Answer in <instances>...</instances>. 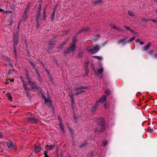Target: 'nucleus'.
<instances>
[{"mask_svg":"<svg viewBox=\"0 0 157 157\" xmlns=\"http://www.w3.org/2000/svg\"><path fill=\"white\" fill-rule=\"evenodd\" d=\"M98 71L100 74H102L103 71V69L102 68H101L98 69Z\"/></svg>","mask_w":157,"mask_h":157,"instance_id":"26","label":"nucleus"},{"mask_svg":"<svg viewBox=\"0 0 157 157\" xmlns=\"http://www.w3.org/2000/svg\"><path fill=\"white\" fill-rule=\"evenodd\" d=\"M150 21H151L152 22L154 23H157V20H155V19H150Z\"/></svg>","mask_w":157,"mask_h":157,"instance_id":"35","label":"nucleus"},{"mask_svg":"<svg viewBox=\"0 0 157 157\" xmlns=\"http://www.w3.org/2000/svg\"><path fill=\"white\" fill-rule=\"evenodd\" d=\"M124 27L127 29V30H130V29L131 28L129 27H128V26H124Z\"/></svg>","mask_w":157,"mask_h":157,"instance_id":"45","label":"nucleus"},{"mask_svg":"<svg viewBox=\"0 0 157 157\" xmlns=\"http://www.w3.org/2000/svg\"><path fill=\"white\" fill-rule=\"evenodd\" d=\"M150 43L149 42L147 43V44L143 48V51H147L149 48L150 46Z\"/></svg>","mask_w":157,"mask_h":157,"instance_id":"11","label":"nucleus"},{"mask_svg":"<svg viewBox=\"0 0 157 157\" xmlns=\"http://www.w3.org/2000/svg\"><path fill=\"white\" fill-rule=\"evenodd\" d=\"M89 30V29L88 28L83 29V31H86Z\"/></svg>","mask_w":157,"mask_h":157,"instance_id":"46","label":"nucleus"},{"mask_svg":"<svg viewBox=\"0 0 157 157\" xmlns=\"http://www.w3.org/2000/svg\"><path fill=\"white\" fill-rule=\"evenodd\" d=\"M68 40V39H67L66 41V42H63L61 44V46H62L61 47V48L60 47H59V48H59V49H60L61 50H62V46H63V45H64L65 44H66V42Z\"/></svg>","mask_w":157,"mask_h":157,"instance_id":"31","label":"nucleus"},{"mask_svg":"<svg viewBox=\"0 0 157 157\" xmlns=\"http://www.w3.org/2000/svg\"><path fill=\"white\" fill-rule=\"evenodd\" d=\"M129 31H130L131 33H133V32H134V31H133V30L132 29H130V30H129Z\"/></svg>","mask_w":157,"mask_h":157,"instance_id":"56","label":"nucleus"},{"mask_svg":"<svg viewBox=\"0 0 157 157\" xmlns=\"http://www.w3.org/2000/svg\"><path fill=\"white\" fill-rule=\"evenodd\" d=\"M85 88L81 86L80 88H77L73 90L74 92H75L76 93L74 95H75L80 94L82 92H84V91L81 90L84 89Z\"/></svg>","mask_w":157,"mask_h":157,"instance_id":"4","label":"nucleus"},{"mask_svg":"<svg viewBox=\"0 0 157 157\" xmlns=\"http://www.w3.org/2000/svg\"><path fill=\"white\" fill-rule=\"evenodd\" d=\"M128 38V37L127 36H126L122 39H121L117 41V43L119 44L123 43L125 44L126 43L125 42V41Z\"/></svg>","mask_w":157,"mask_h":157,"instance_id":"9","label":"nucleus"},{"mask_svg":"<svg viewBox=\"0 0 157 157\" xmlns=\"http://www.w3.org/2000/svg\"><path fill=\"white\" fill-rule=\"evenodd\" d=\"M9 100L10 101H12V98L11 96H9L8 97Z\"/></svg>","mask_w":157,"mask_h":157,"instance_id":"43","label":"nucleus"},{"mask_svg":"<svg viewBox=\"0 0 157 157\" xmlns=\"http://www.w3.org/2000/svg\"><path fill=\"white\" fill-rule=\"evenodd\" d=\"M27 84L26 83H24L23 84V86L24 88L25 89V90H28L29 91H31V90L30 89H28L26 86Z\"/></svg>","mask_w":157,"mask_h":157,"instance_id":"22","label":"nucleus"},{"mask_svg":"<svg viewBox=\"0 0 157 157\" xmlns=\"http://www.w3.org/2000/svg\"><path fill=\"white\" fill-rule=\"evenodd\" d=\"M105 123L104 120L103 118H101L99 119V124L101 126V128L99 130V132H103L105 129L104 125Z\"/></svg>","mask_w":157,"mask_h":157,"instance_id":"3","label":"nucleus"},{"mask_svg":"<svg viewBox=\"0 0 157 157\" xmlns=\"http://www.w3.org/2000/svg\"><path fill=\"white\" fill-rule=\"evenodd\" d=\"M135 39V37H132L130 40L127 41V43H130L131 42Z\"/></svg>","mask_w":157,"mask_h":157,"instance_id":"23","label":"nucleus"},{"mask_svg":"<svg viewBox=\"0 0 157 157\" xmlns=\"http://www.w3.org/2000/svg\"><path fill=\"white\" fill-rule=\"evenodd\" d=\"M140 41V40L139 39H137L136 40V42H139Z\"/></svg>","mask_w":157,"mask_h":157,"instance_id":"52","label":"nucleus"},{"mask_svg":"<svg viewBox=\"0 0 157 157\" xmlns=\"http://www.w3.org/2000/svg\"><path fill=\"white\" fill-rule=\"evenodd\" d=\"M144 42H143V41H140V45H143L144 44Z\"/></svg>","mask_w":157,"mask_h":157,"instance_id":"53","label":"nucleus"},{"mask_svg":"<svg viewBox=\"0 0 157 157\" xmlns=\"http://www.w3.org/2000/svg\"><path fill=\"white\" fill-rule=\"evenodd\" d=\"M103 2L102 0H95L92 3L96 5H98L102 3Z\"/></svg>","mask_w":157,"mask_h":157,"instance_id":"13","label":"nucleus"},{"mask_svg":"<svg viewBox=\"0 0 157 157\" xmlns=\"http://www.w3.org/2000/svg\"><path fill=\"white\" fill-rule=\"evenodd\" d=\"M105 93L106 95H109L110 94V92L109 90L106 89L105 91Z\"/></svg>","mask_w":157,"mask_h":157,"instance_id":"27","label":"nucleus"},{"mask_svg":"<svg viewBox=\"0 0 157 157\" xmlns=\"http://www.w3.org/2000/svg\"><path fill=\"white\" fill-rule=\"evenodd\" d=\"M97 108V106L96 105H95L93 107V108L91 109L92 111L93 112H94L96 110Z\"/></svg>","mask_w":157,"mask_h":157,"instance_id":"30","label":"nucleus"},{"mask_svg":"<svg viewBox=\"0 0 157 157\" xmlns=\"http://www.w3.org/2000/svg\"><path fill=\"white\" fill-rule=\"evenodd\" d=\"M28 90H25V93L27 94V96H29V92Z\"/></svg>","mask_w":157,"mask_h":157,"instance_id":"39","label":"nucleus"},{"mask_svg":"<svg viewBox=\"0 0 157 157\" xmlns=\"http://www.w3.org/2000/svg\"><path fill=\"white\" fill-rule=\"evenodd\" d=\"M21 21H20L18 23V26L17 29H20V24L21 23Z\"/></svg>","mask_w":157,"mask_h":157,"instance_id":"37","label":"nucleus"},{"mask_svg":"<svg viewBox=\"0 0 157 157\" xmlns=\"http://www.w3.org/2000/svg\"><path fill=\"white\" fill-rule=\"evenodd\" d=\"M28 83L32 87L31 89V91L32 90L33 91H36L37 90H40V88L38 86V85L34 82H31V79H28Z\"/></svg>","mask_w":157,"mask_h":157,"instance_id":"1","label":"nucleus"},{"mask_svg":"<svg viewBox=\"0 0 157 157\" xmlns=\"http://www.w3.org/2000/svg\"><path fill=\"white\" fill-rule=\"evenodd\" d=\"M0 12H1L3 14H6L7 13V12H6L5 11L1 9H0Z\"/></svg>","mask_w":157,"mask_h":157,"instance_id":"34","label":"nucleus"},{"mask_svg":"<svg viewBox=\"0 0 157 157\" xmlns=\"http://www.w3.org/2000/svg\"><path fill=\"white\" fill-rule=\"evenodd\" d=\"M2 133L0 132V138H1L2 137Z\"/></svg>","mask_w":157,"mask_h":157,"instance_id":"57","label":"nucleus"},{"mask_svg":"<svg viewBox=\"0 0 157 157\" xmlns=\"http://www.w3.org/2000/svg\"><path fill=\"white\" fill-rule=\"evenodd\" d=\"M10 81L11 82H13L14 81V79L10 80Z\"/></svg>","mask_w":157,"mask_h":157,"instance_id":"61","label":"nucleus"},{"mask_svg":"<svg viewBox=\"0 0 157 157\" xmlns=\"http://www.w3.org/2000/svg\"><path fill=\"white\" fill-rule=\"evenodd\" d=\"M69 48L71 52L73 53L75 50L76 46L75 44H73L70 46Z\"/></svg>","mask_w":157,"mask_h":157,"instance_id":"8","label":"nucleus"},{"mask_svg":"<svg viewBox=\"0 0 157 157\" xmlns=\"http://www.w3.org/2000/svg\"><path fill=\"white\" fill-rule=\"evenodd\" d=\"M85 71L86 73L87 74L89 72V71L87 67H86L85 68Z\"/></svg>","mask_w":157,"mask_h":157,"instance_id":"40","label":"nucleus"},{"mask_svg":"<svg viewBox=\"0 0 157 157\" xmlns=\"http://www.w3.org/2000/svg\"><path fill=\"white\" fill-rule=\"evenodd\" d=\"M59 124H60V121H61V119L60 118H59Z\"/></svg>","mask_w":157,"mask_h":157,"instance_id":"59","label":"nucleus"},{"mask_svg":"<svg viewBox=\"0 0 157 157\" xmlns=\"http://www.w3.org/2000/svg\"><path fill=\"white\" fill-rule=\"evenodd\" d=\"M141 20L144 22H147L150 21V19H145L144 18H142Z\"/></svg>","mask_w":157,"mask_h":157,"instance_id":"28","label":"nucleus"},{"mask_svg":"<svg viewBox=\"0 0 157 157\" xmlns=\"http://www.w3.org/2000/svg\"><path fill=\"white\" fill-rule=\"evenodd\" d=\"M155 12L157 13V9L155 10Z\"/></svg>","mask_w":157,"mask_h":157,"instance_id":"64","label":"nucleus"},{"mask_svg":"<svg viewBox=\"0 0 157 157\" xmlns=\"http://www.w3.org/2000/svg\"><path fill=\"white\" fill-rule=\"evenodd\" d=\"M60 124V128H61V129L63 132H64V126H63V124H62V122L60 121V124Z\"/></svg>","mask_w":157,"mask_h":157,"instance_id":"25","label":"nucleus"},{"mask_svg":"<svg viewBox=\"0 0 157 157\" xmlns=\"http://www.w3.org/2000/svg\"><path fill=\"white\" fill-rule=\"evenodd\" d=\"M13 21H10V25H11L13 24Z\"/></svg>","mask_w":157,"mask_h":157,"instance_id":"60","label":"nucleus"},{"mask_svg":"<svg viewBox=\"0 0 157 157\" xmlns=\"http://www.w3.org/2000/svg\"><path fill=\"white\" fill-rule=\"evenodd\" d=\"M69 96H70V98L71 99V104L72 105H73L74 104V98H73V96L75 95L72 94H70Z\"/></svg>","mask_w":157,"mask_h":157,"instance_id":"18","label":"nucleus"},{"mask_svg":"<svg viewBox=\"0 0 157 157\" xmlns=\"http://www.w3.org/2000/svg\"><path fill=\"white\" fill-rule=\"evenodd\" d=\"M28 121L32 123L36 124L37 123V120L34 118H29Z\"/></svg>","mask_w":157,"mask_h":157,"instance_id":"10","label":"nucleus"},{"mask_svg":"<svg viewBox=\"0 0 157 157\" xmlns=\"http://www.w3.org/2000/svg\"><path fill=\"white\" fill-rule=\"evenodd\" d=\"M99 49V47L97 45L94 47L88 48L87 50L91 54H94L97 53Z\"/></svg>","mask_w":157,"mask_h":157,"instance_id":"2","label":"nucleus"},{"mask_svg":"<svg viewBox=\"0 0 157 157\" xmlns=\"http://www.w3.org/2000/svg\"><path fill=\"white\" fill-rule=\"evenodd\" d=\"M93 57L94 58H96L97 59L99 60H102V57L100 56H93Z\"/></svg>","mask_w":157,"mask_h":157,"instance_id":"29","label":"nucleus"},{"mask_svg":"<svg viewBox=\"0 0 157 157\" xmlns=\"http://www.w3.org/2000/svg\"><path fill=\"white\" fill-rule=\"evenodd\" d=\"M41 150V149L39 147L35 146L34 151L32 152L30 156H33L34 155L36 154L37 152H40Z\"/></svg>","mask_w":157,"mask_h":157,"instance_id":"5","label":"nucleus"},{"mask_svg":"<svg viewBox=\"0 0 157 157\" xmlns=\"http://www.w3.org/2000/svg\"><path fill=\"white\" fill-rule=\"evenodd\" d=\"M47 154H45L44 152V154L45 155V157H48V156L47 155Z\"/></svg>","mask_w":157,"mask_h":157,"instance_id":"55","label":"nucleus"},{"mask_svg":"<svg viewBox=\"0 0 157 157\" xmlns=\"http://www.w3.org/2000/svg\"><path fill=\"white\" fill-rule=\"evenodd\" d=\"M39 27V24L38 22L37 21V24L36 25V27L37 29H38Z\"/></svg>","mask_w":157,"mask_h":157,"instance_id":"49","label":"nucleus"},{"mask_svg":"<svg viewBox=\"0 0 157 157\" xmlns=\"http://www.w3.org/2000/svg\"><path fill=\"white\" fill-rule=\"evenodd\" d=\"M13 71L12 70H9L8 72V74L10 75L11 73H12Z\"/></svg>","mask_w":157,"mask_h":157,"instance_id":"44","label":"nucleus"},{"mask_svg":"<svg viewBox=\"0 0 157 157\" xmlns=\"http://www.w3.org/2000/svg\"><path fill=\"white\" fill-rule=\"evenodd\" d=\"M110 25L111 28L115 29H116L119 31H121V28L116 26V25L114 24H111Z\"/></svg>","mask_w":157,"mask_h":157,"instance_id":"17","label":"nucleus"},{"mask_svg":"<svg viewBox=\"0 0 157 157\" xmlns=\"http://www.w3.org/2000/svg\"><path fill=\"white\" fill-rule=\"evenodd\" d=\"M73 117H74V119L75 120V121L76 122V115L74 114L73 115Z\"/></svg>","mask_w":157,"mask_h":157,"instance_id":"51","label":"nucleus"},{"mask_svg":"<svg viewBox=\"0 0 157 157\" xmlns=\"http://www.w3.org/2000/svg\"><path fill=\"white\" fill-rule=\"evenodd\" d=\"M26 75L27 79V80L28 81V79H30V78H29V75L28 74H27Z\"/></svg>","mask_w":157,"mask_h":157,"instance_id":"50","label":"nucleus"},{"mask_svg":"<svg viewBox=\"0 0 157 157\" xmlns=\"http://www.w3.org/2000/svg\"><path fill=\"white\" fill-rule=\"evenodd\" d=\"M42 97L43 99H44L45 102H49L50 104L51 103V101L49 100V99H48V98H46V97L44 95H42Z\"/></svg>","mask_w":157,"mask_h":157,"instance_id":"16","label":"nucleus"},{"mask_svg":"<svg viewBox=\"0 0 157 157\" xmlns=\"http://www.w3.org/2000/svg\"><path fill=\"white\" fill-rule=\"evenodd\" d=\"M73 39L74 42H75L76 41V39L75 37H73Z\"/></svg>","mask_w":157,"mask_h":157,"instance_id":"54","label":"nucleus"},{"mask_svg":"<svg viewBox=\"0 0 157 157\" xmlns=\"http://www.w3.org/2000/svg\"><path fill=\"white\" fill-rule=\"evenodd\" d=\"M55 12H53V13H52V15L51 16V19L52 21H53L54 18H55Z\"/></svg>","mask_w":157,"mask_h":157,"instance_id":"24","label":"nucleus"},{"mask_svg":"<svg viewBox=\"0 0 157 157\" xmlns=\"http://www.w3.org/2000/svg\"><path fill=\"white\" fill-rule=\"evenodd\" d=\"M107 141L106 140L104 141L103 143V146H105L107 144Z\"/></svg>","mask_w":157,"mask_h":157,"instance_id":"32","label":"nucleus"},{"mask_svg":"<svg viewBox=\"0 0 157 157\" xmlns=\"http://www.w3.org/2000/svg\"><path fill=\"white\" fill-rule=\"evenodd\" d=\"M56 44V40L54 39L48 41V44L50 45H54Z\"/></svg>","mask_w":157,"mask_h":157,"instance_id":"12","label":"nucleus"},{"mask_svg":"<svg viewBox=\"0 0 157 157\" xmlns=\"http://www.w3.org/2000/svg\"><path fill=\"white\" fill-rule=\"evenodd\" d=\"M70 52H71L69 48H67V49L64 51L63 53L65 55H66L69 53Z\"/></svg>","mask_w":157,"mask_h":157,"instance_id":"19","label":"nucleus"},{"mask_svg":"<svg viewBox=\"0 0 157 157\" xmlns=\"http://www.w3.org/2000/svg\"><path fill=\"white\" fill-rule=\"evenodd\" d=\"M30 63L34 67H35V65L34 64H33V63H32L31 61H30Z\"/></svg>","mask_w":157,"mask_h":157,"instance_id":"47","label":"nucleus"},{"mask_svg":"<svg viewBox=\"0 0 157 157\" xmlns=\"http://www.w3.org/2000/svg\"><path fill=\"white\" fill-rule=\"evenodd\" d=\"M79 57L80 58L81 57V55H79Z\"/></svg>","mask_w":157,"mask_h":157,"instance_id":"63","label":"nucleus"},{"mask_svg":"<svg viewBox=\"0 0 157 157\" xmlns=\"http://www.w3.org/2000/svg\"><path fill=\"white\" fill-rule=\"evenodd\" d=\"M57 7H58L57 5V4H56L55 6V7L54 8V10L53 12H55L56 10Z\"/></svg>","mask_w":157,"mask_h":157,"instance_id":"36","label":"nucleus"},{"mask_svg":"<svg viewBox=\"0 0 157 157\" xmlns=\"http://www.w3.org/2000/svg\"><path fill=\"white\" fill-rule=\"evenodd\" d=\"M19 30L20 29H17V35H16V36H19Z\"/></svg>","mask_w":157,"mask_h":157,"instance_id":"41","label":"nucleus"},{"mask_svg":"<svg viewBox=\"0 0 157 157\" xmlns=\"http://www.w3.org/2000/svg\"><path fill=\"white\" fill-rule=\"evenodd\" d=\"M106 96L105 95H103L100 98V99L99 100V101L101 102L102 103L106 100Z\"/></svg>","mask_w":157,"mask_h":157,"instance_id":"14","label":"nucleus"},{"mask_svg":"<svg viewBox=\"0 0 157 157\" xmlns=\"http://www.w3.org/2000/svg\"><path fill=\"white\" fill-rule=\"evenodd\" d=\"M27 13H24L23 16L22 20L24 21H25L27 19Z\"/></svg>","mask_w":157,"mask_h":157,"instance_id":"20","label":"nucleus"},{"mask_svg":"<svg viewBox=\"0 0 157 157\" xmlns=\"http://www.w3.org/2000/svg\"><path fill=\"white\" fill-rule=\"evenodd\" d=\"M54 146V145H47L45 147V150L44 151L45 154H47L48 151L52 150L53 149V147Z\"/></svg>","mask_w":157,"mask_h":157,"instance_id":"6","label":"nucleus"},{"mask_svg":"<svg viewBox=\"0 0 157 157\" xmlns=\"http://www.w3.org/2000/svg\"><path fill=\"white\" fill-rule=\"evenodd\" d=\"M54 61L55 62L56 64L58 66H59V64L57 62V61L56 59H54Z\"/></svg>","mask_w":157,"mask_h":157,"instance_id":"42","label":"nucleus"},{"mask_svg":"<svg viewBox=\"0 0 157 157\" xmlns=\"http://www.w3.org/2000/svg\"><path fill=\"white\" fill-rule=\"evenodd\" d=\"M97 36H98V37H99L100 36V35L99 34H98L97 35Z\"/></svg>","mask_w":157,"mask_h":157,"instance_id":"62","label":"nucleus"},{"mask_svg":"<svg viewBox=\"0 0 157 157\" xmlns=\"http://www.w3.org/2000/svg\"><path fill=\"white\" fill-rule=\"evenodd\" d=\"M86 144L85 143H84V144H81V146H80V147H84L85 145H86Z\"/></svg>","mask_w":157,"mask_h":157,"instance_id":"48","label":"nucleus"},{"mask_svg":"<svg viewBox=\"0 0 157 157\" xmlns=\"http://www.w3.org/2000/svg\"><path fill=\"white\" fill-rule=\"evenodd\" d=\"M19 39V36H16L15 35H14L13 40L14 46H16L18 44Z\"/></svg>","mask_w":157,"mask_h":157,"instance_id":"7","label":"nucleus"},{"mask_svg":"<svg viewBox=\"0 0 157 157\" xmlns=\"http://www.w3.org/2000/svg\"><path fill=\"white\" fill-rule=\"evenodd\" d=\"M46 16V11L45 9H44V13H43V16L44 17V19L45 17Z\"/></svg>","mask_w":157,"mask_h":157,"instance_id":"38","label":"nucleus"},{"mask_svg":"<svg viewBox=\"0 0 157 157\" xmlns=\"http://www.w3.org/2000/svg\"><path fill=\"white\" fill-rule=\"evenodd\" d=\"M29 6H27L25 11V13H27V11L29 10Z\"/></svg>","mask_w":157,"mask_h":157,"instance_id":"33","label":"nucleus"},{"mask_svg":"<svg viewBox=\"0 0 157 157\" xmlns=\"http://www.w3.org/2000/svg\"><path fill=\"white\" fill-rule=\"evenodd\" d=\"M128 14L131 17H133L135 16V14L134 13L130 10H128Z\"/></svg>","mask_w":157,"mask_h":157,"instance_id":"21","label":"nucleus"},{"mask_svg":"<svg viewBox=\"0 0 157 157\" xmlns=\"http://www.w3.org/2000/svg\"><path fill=\"white\" fill-rule=\"evenodd\" d=\"M155 58H157V54L155 55Z\"/></svg>","mask_w":157,"mask_h":157,"instance_id":"58","label":"nucleus"},{"mask_svg":"<svg viewBox=\"0 0 157 157\" xmlns=\"http://www.w3.org/2000/svg\"><path fill=\"white\" fill-rule=\"evenodd\" d=\"M7 145L9 148H11L13 146V144L11 141H9L7 143Z\"/></svg>","mask_w":157,"mask_h":157,"instance_id":"15","label":"nucleus"}]
</instances>
